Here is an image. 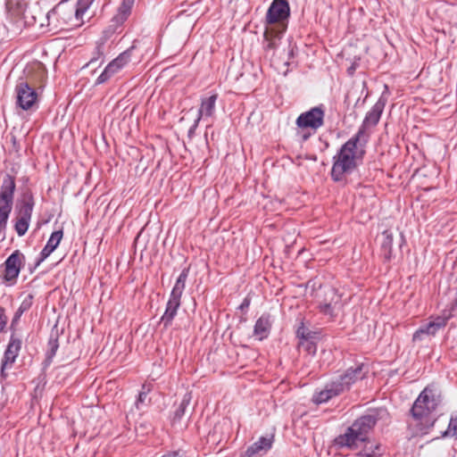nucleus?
Listing matches in <instances>:
<instances>
[{"mask_svg":"<svg viewBox=\"0 0 457 457\" xmlns=\"http://www.w3.org/2000/svg\"><path fill=\"white\" fill-rule=\"evenodd\" d=\"M442 401L441 389L434 383L420 392L410 410L412 421L408 424V429L411 436L428 434L437 420L436 411Z\"/></svg>","mask_w":457,"mask_h":457,"instance_id":"nucleus-1","label":"nucleus"},{"mask_svg":"<svg viewBox=\"0 0 457 457\" xmlns=\"http://www.w3.org/2000/svg\"><path fill=\"white\" fill-rule=\"evenodd\" d=\"M366 142L356 136L349 138L333 157L330 172L335 182H342L345 176L352 174L362 163L365 154Z\"/></svg>","mask_w":457,"mask_h":457,"instance_id":"nucleus-2","label":"nucleus"},{"mask_svg":"<svg viewBox=\"0 0 457 457\" xmlns=\"http://www.w3.org/2000/svg\"><path fill=\"white\" fill-rule=\"evenodd\" d=\"M15 187V178L5 174L0 188V232L6 228L12 208Z\"/></svg>","mask_w":457,"mask_h":457,"instance_id":"nucleus-3","label":"nucleus"},{"mask_svg":"<svg viewBox=\"0 0 457 457\" xmlns=\"http://www.w3.org/2000/svg\"><path fill=\"white\" fill-rule=\"evenodd\" d=\"M386 102V97H385L384 95H381L372 108L366 113L361 125L354 136L361 138V140L363 142L368 143L370 134L367 132V129L378 125L384 112Z\"/></svg>","mask_w":457,"mask_h":457,"instance_id":"nucleus-4","label":"nucleus"},{"mask_svg":"<svg viewBox=\"0 0 457 457\" xmlns=\"http://www.w3.org/2000/svg\"><path fill=\"white\" fill-rule=\"evenodd\" d=\"M325 110L322 104L314 106L310 110L302 112L295 120V125L301 131L317 130L324 125Z\"/></svg>","mask_w":457,"mask_h":457,"instance_id":"nucleus-5","label":"nucleus"},{"mask_svg":"<svg viewBox=\"0 0 457 457\" xmlns=\"http://www.w3.org/2000/svg\"><path fill=\"white\" fill-rule=\"evenodd\" d=\"M342 308L341 295L335 287H328L324 288V298L318 304L319 312L324 316L334 320Z\"/></svg>","mask_w":457,"mask_h":457,"instance_id":"nucleus-6","label":"nucleus"},{"mask_svg":"<svg viewBox=\"0 0 457 457\" xmlns=\"http://www.w3.org/2000/svg\"><path fill=\"white\" fill-rule=\"evenodd\" d=\"M24 263L25 255L20 250H15L12 254H10L4 262V282L9 286L15 285Z\"/></svg>","mask_w":457,"mask_h":457,"instance_id":"nucleus-7","label":"nucleus"},{"mask_svg":"<svg viewBox=\"0 0 457 457\" xmlns=\"http://www.w3.org/2000/svg\"><path fill=\"white\" fill-rule=\"evenodd\" d=\"M290 16V6L287 0H273L266 13V23H279L283 27Z\"/></svg>","mask_w":457,"mask_h":457,"instance_id":"nucleus-8","label":"nucleus"},{"mask_svg":"<svg viewBox=\"0 0 457 457\" xmlns=\"http://www.w3.org/2000/svg\"><path fill=\"white\" fill-rule=\"evenodd\" d=\"M448 318L437 316L433 320L420 326L413 334V342L424 340L427 337L435 336L439 329L444 328L447 324Z\"/></svg>","mask_w":457,"mask_h":457,"instance_id":"nucleus-9","label":"nucleus"},{"mask_svg":"<svg viewBox=\"0 0 457 457\" xmlns=\"http://www.w3.org/2000/svg\"><path fill=\"white\" fill-rule=\"evenodd\" d=\"M17 105L22 110H30L37 100V93L28 83L21 82L16 86Z\"/></svg>","mask_w":457,"mask_h":457,"instance_id":"nucleus-10","label":"nucleus"},{"mask_svg":"<svg viewBox=\"0 0 457 457\" xmlns=\"http://www.w3.org/2000/svg\"><path fill=\"white\" fill-rule=\"evenodd\" d=\"M378 420L377 411H370L369 413L357 419L351 426V431H356L362 439L366 441L368 433L373 428Z\"/></svg>","mask_w":457,"mask_h":457,"instance_id":"nucleus-11","label":"nucleus"},{"mask_svg":"<svg viewBox=\"0 0 457 457\" xmlns=\"http://www.w3.org/2000/svg\"><path fill=\"white\" fill-rule=\"evenodd\" d=\"M365 374L363 372V364H358L355 367L348 368L344 374L340 375L338 378L334 380L336 384L342 387V393L349 390L351 386L357 380L362 379Z\"/></svg>","mask_w":457,"mask_h":457,"instance_id":"nucleus-12","label":"nucleus"},{"mask_svg":"<svg viewBox=\"0 0 457 457\" xmlns=\"http://www.w3.org/2000/svg\"><path fill=\"white\" fill-rule=\"evenodd\" d=\"M62 237V229L54 231L51 234L46 245L40 252L38 260L36 262L34 267L29 269L30 273L34 272V270L40 265V263L44 262L57 248Z\"/></svg>","mask_w":457,"mask_h":457,"instance_id":"nucleus-13","label":"nucleus"},{"mask_svg":"<svg viewBox=\"0 0 457 457\" xmlns=\"http://www.w3.org/2000/svg\"><path fill=\"white\" fill-rule=\"evenodd\" d=\"M342 394V387L333 380L327 383L323 389L316 391L312 395V402L315 404H321Z\"/></svg>","mask_w":457,"mask_h":457,"instance_id":"nucleus-14","label":"nucleus"},{"mask_svg":"<svg viewBox=\"0 0 457 457\" xmlns=\"http://www.w3.org/2000/svg\"><path fill=\"white\" fill-rule=\"evenodd\" d=\"M21 348V340L14 336L11 335L9 343L4 351V357L2 359L4 367H12Z\"/></svg>","mask_w":457,"mask_h":457,"instance_id":"nucleus-15","label":"nucleus"},{"mask_svg":"<svg viewBox=\"0 0 457 457\" xmlns=\"http://www.w3.org/2000/svg\"><path fill=\"white\" fill-rule=\"evenodd\" d=\"M271 326V315L265 312L256 320L253 327V335L258 338V340L262 341L269 337Z\"/></svg>","mask_w":457,"mask_h":457,"instance_id":"nucleus-16","label":"nucleus"},{"mask_svg":"<svg viewBox=\"0 0 457 457\" xmlns=\"http://www.w3.org/2000/svg\"><path fill=\"white\" fill-rule=\"evenodd\" d=\"M365 442L361 436H360L356 431H351V427H349L345 433L338 436L335 439V443L337 445L340 447H349V448H356L360 443Z\"/></svg>","mask_w":457,"mask_h":457,"instance_id":"nucleus-17","label":"nucleus"},{"mask_svg":"<svg viewBox=\"0 0 457 457\" xmlns=\"http://www.w3.org/2000/svg\"><path fill=\"white\" fill-rule=\"evenodd\" d=\"M181 299L170 295V298L166 304V309L163 315L161 318V323L163 324L164 328H169L175 316L177 315L178 309L180 306Z\"/></svg>","mask_w":457,"mask_h":457,"instance_id":"nucleus-18","label":"nucleus"},{"mask_svg":"<svg viewBox=\"0 0 457 457\" xmlns=\"http://www.w3.org/2000/svg\"><path fill=\"white\" fill-rule=\"evenodd\" d=\"M380 244V253L386 262H390L393 258L392 248L394 234L391 230H384L378 237Z\"/></svg>","mask_w":457,"mask_h":457,"instance_id":"nucleus-19","label":"nucleus"},{"mask_svg":"<svg viewBox=\"0 0 457 457\" xmlns=\"http://www.w3.org/2000/svg\"><path fill=\"white\" fill-rule=\"evenodd\" d=\"M217 99V94H212L210 96L202 97L197 117L200 119L203 117H212L215 112Z\"/></svg>","mask_w":457,"mask_h":457,"instance_id":"nucleus-20","label":"nucleus"},{"mask_svg":"<svg viewBox=\"0 0 457 457\" xmlns=\"http://www.w3.org/2000/svg\"><path fill=\"white\" fill-rule=\"evenodd\" d=\"M272 442V437L262 436L246 449L245 455L253 457L256 454L266 453L271 448Z\"/></svg>","mask_w":457,"mask_h":457,"instance_id":"nucleus-21","label":"nucleus"},{"mask_svg":"<svg viewBox=\"0 0 457 457\" xmlns=\"http://www.w3.org/2000/svg\"><path fill=\"white\" fill-rule=\"evenodd\" d=\"M287 29V26L282 28L281 31H275L273 29H266L263 34L262 46L266 52L274 51L278 46V41L279 40V34L283 33Z\"/></svg>","mask_w":457,"mask_h":457,"instance_id":"nucleus-22","label":"nucleus"},{"mask_svg":"<svg viewBox=\"0 0 457 457\" xmlns=\"http://www.w3.org/2000/svg\"><path fill=\"white\" fill-rule=\"evenodd\" d=\"M34 205L33 195L30 192L24 193L19 206V217L30 220Z\"/></svg>","mask_w":457,"mask_h":457,"instance_id":"nucleus-23","label":"nucleus"},{"mask_svg":"<svg viewBox=\"0 0 457 457\" xmlns=\"http://www.w3.org/2000/svg\"><path fill=\"white\" fill-rule=\"evenodd\" d=\"M135 0H122L118 8L117 13L113 16L112 21L116 25L123 24L131 13Z\"/></svg>","mask_w":457,"mask_h":457,"instance_id":"nucleus-24","label":"nucleus"},{"mask_svg":"<svg viewBox=\"0 0 457 457\" xmlns=\"http://www.w3.org/2000/svg\"><path fill=\"white\" fill-rule=\"evenodd\" d=\"M33 299H34V295L32 294H29L28 295H26L24 297V299L22 300L19 308L15 312L13 318L12 320L11 327H10V328L12 330L16 329V327L18 326L22 314L31 308L32 303H33Z\"/></svg>","mask_w":457,"mask_h":457,"instance_id":"nucleus-25","label":"nucleus"},{"mask_svg":"<svg viewBox=\"0 0 457 457\" xmlns=\"http://www.w3.org/2000/svg\"><path fill=\"white\" fill-rule=\"evenodd\" d=\"M134 47H129L121 54H120L115 59L109 62V66L118 73L122 70L131 60V54Z\"/></svg>","mask_w":457,"mask_h":457,"instance_id":"nucleus-26","label":"nucleus"},{"mask_svg":"<svg viewBox=\"0 0 457 457\" xmlns=\"http://www.w3.org/2000/svg\"><path fill=\"white\" fill-rule=\"evenodd\" d=\"M189 274V268H185L180 272L179 276L178 277L176 283L170 292V296L177 297L181 299V296L183 295L185 287H186V281Z\"/></svg>","mask_w":457,"mask_h":457,"instance_id":"nucleus-27","label":"nucleus"},{"mask_svg":"<svg viewBox=\"0 0 457 457\" xmlns=\"http://www.w3.org/2000/svg\"><path fill=\"white\" fill-rule=\"evenodd\" d=\"M192 396L191 393H186L179 404L178 408L174 411L173 417H172V424H176L181 420V419L184 417L187 408L188 407L190 402H191Z\"/></svg>","mask_w":457,"mask_h":457,"instance_id":"nucleus-28","label":"nucleus"},{"mask_svg":"<svg viewBox=\"0 0 457 457\" xmlns=\"http://www.w3.org/2000/svg\"><path fill=\"white\" fill-rule=\"evenodd\" d=\"M59 333L58 330H53L50 334L48 343H47V352H46V359L47 361H51L54 356L55 355L58 348H59V342H58Z\"/></svg>","mask_w":457,"mask_h":457,"instance_id":"nucleus-29","label":"nucleus"},{"mask_svg":"<svg viewBox=\"0 0 457 457\" xmlns=\"http://www.w3.org/2000/svg\"><path fill=\"white\" fill-rule=\"evenodd\" d=\"M380 445L375 443L367 442L364 448L355 457H380Z\"/></svg>","mask_w":457,"mask_h":457,"instance_id":"nucleus-30","label":"nucleus"},{"mask_svg":"<svg viewBox=\"0 0 457 457\" xmlns=\"http://www.w3.org/2000/svg\"><path fill=\"white\" fill-rule=\"evenodd\" d=\"M29 222L30 220L27 219L20 217L17 219L14 228L19 237H22L26 234L29 227Z\"/></svg>","mask_w":457,"mask_h":457,"instance_id":"nucleus-31","label":"nucleus"},{"mask_svg":"<svg viewBox=\"0 0 457 457\" xmlns=\"http://www.w3.org/2000/svg\"><path fill=\"white\" fill-rule=\"evenodd\" d=\"M116 72L109 66L107 65L103 72L98 76V78L96 80V85H101L105 82H107L112 76H114Z\"/></svg>","mask_w":457,"mask_h":457,"instance_id":"nucleus-32","label":"nucleus"},{"mask_svg":"<svg viewBox=\"0 0 457 457\" xmlns=\"http://www.w3.org/2000/svg\"><path fill=\"white\" fill-rule=\"evenodd\" d=\"M457 436V414L452 416L448 428L442 433V437Z\"/></svg>","mask_w":457,"mask_h":457,"instance_id":"nucleus-33","label":"nucleus"},{"mask_svg":"<svg viewBox=\"0 0 457 457\" xmlns=\"http://www.w3.org/2000/svg\"><path fill=\"white\" fill-rule=\"evenodd\" d=\"M299 347L303 348L310 354H315L317 351V345L312 339H306L300 341Z\"/></svg>","mask_w":457,"mask_h":457,"instance_id":"nucleus-34","label":"nucleus"},{"mask_svg":"<svg viewBox=\"0 0 457 457\" xmlns=\"http://www.w3.org/2000/svg\"><path fill=\"white\" fill-rule=\"evenodd\" d=\"M297 337L301 339V341L306 339H313V333L310 331L303 324H302L296 330Z\"/></svg>","mask_w":457,"mask_h":457,"instance_id":"nucleus-35","label":"nucleus"},{"mask_svg":"<svg viewBox=\"0 0 457 457\" xmlns=\"http://www.w3.org/2000/svg\"><path fill=\"white\" fill-rule=\"evenodd\" d=\"M149 391H150V388H149V387H147V386H146L145 384H144V385L142 386V391L139 393L138 397H137V402H136V407H137V409H139V408H140V407H139V405H140L141 403H145V399H146V397H147V395H148Z\"/></svg>","mask_w":457,"mask_h":457,"instance_id":"nucleus-36","label":"nucleus"},{"mask_svg":"<svg viewBox=\"0 0 457 457\" xmlns=\"http://www.w3.org/2000/svg\"><path fill=\"white\" fill-rule=\"evenodd\" d=\"M6 317L4 315V309L0 306V332H2L6 326Z\"/></svg>","mask_w":457,"mask_h":457,"instance_id":"nucleus-37","label":"nucleus"},{"mask_svg":"<svg viewBox=\"0 0 457 457\" xmlns=\"http://www.w3.org/2000/svg\"><path fill=\"white\" fill-rule=\"evenodd\" d=\"M251 304V297L247 295L245 297L241 304L239 305L238 309L242 312H246Z\"/></svg>","mask_w":457,"mask_h":457,"instance_id":"nucleus-38","label":"nucleus"},{"mask_svg":"<svg viewBox=\"0 0 457 457\" xmlns=\"http://www.w3.org/2000/svg\"><path fill=\"white\" fill-rule=\"evenodd\" d=\"M93 2L94 0H78V5L79 9L85 11L91 5Z\"/></svg>","mask_w":457,"mask_h":457,"instance_id":"nucleus-39","label":"nucleus"},{"mask_svg":"<svg viewBox=\"0 0 457 457\" xmlns=\"http://www.w3.org/2000/svg\"><path fill=\"white\" fill-rule=\"evenodd\" d=\"M96 56L93 57L89 63H92L94 62L95 61H96L97 59H99L101 56L104 55V51H103V44H100L96 46Z\"/></svg>","mask_w":457,"mask_h":457,"instance_id":"nucleus-40","label":"nucleus"},{"mask_svg":"<svg viewBox=\"0 0 457 457\" xmlns=\"http://www.w3.org/2000/svg\"><path fill=\"white\" fill-rule=\"evenodd\" d=\"M201 119L196 117V119L194 121V124L190 127V129H188V136L189 137H193V135L195 134V129H197L198 125H199V122H200Z\"/></svg>","mask_w":457,"mask_h":457,"instance_id":"nucleus-41","label":"nucleus"},{"mask_svg":"<svg viewBox=\"0 0 457 457\" xmlns=\"http://www.w3.org/2000/svg\"><path fill=\"white\" fill-rule=\"evenodd\" d=\"M11 141L12 143V147H13V150L18 153L20 151V145L16 139V137L15 136H12L11 137Z\"/></svg>","mask_w":457,"mask_h":457,"instance_id":"nucleus-42","label":"nucleus"},{"mask_svg":"<svg viewBox=\"0 0 457 457\" xmlns=\"http://www.w3.org/2000/svg\"><path fill=\"white\" fill-rule=\"evenodd\" d=\"M302 132H303V134H302V140L303 141H307L310 138V137L314 134V133H312V130H304V131H302Z\"/></svg>","mask_w":457,"mask_h":457,"instance_id":"nucleus-43","label":"nucleus"},{"mask_svg":"<svg viewBox=\"0 0 457 457\" xmlns=\"http://www.w3.org/2000/svg\"><path fill=\"white\" fill-rule=\"evenodd\" d=\"M162 457H180L179 452L173 451L163 454Z\"/></svg>","mask_w":457,"mask_h":457,"instance_id":"nucleus-44","label":"nucleus"},{"mask_svg":"<svg viewBox=\"0 0 457 457\" xmlns=\"http://www.w3.org/2000/svg\"><path fill=\"white\" fill-rule=\"evenodd\" d=\"M162 457H180L179 452L173 451L163 454Z\"/></svg>","mask_w":457,"mask_h":457,"instance_id":"nucleus-45","label":"nucleus"},{"mask_svg":"<svg viewBox=\"0 0 457 457\" xmlns=\"http://www.w3.org/2000/svg\"><path fill=\"white\" fill-rule=\"evenodd\" d=\"M162 457H180L179 452L173 451L163 454Z\"/></svg>","mask_w":457,"mask_h":457,"instance_id":"nucleus-46","label":"nucleus"},{"mask_svg":"<svg viewBox=\"0 0 457 457\" xmlns=\"http://www.w3.org/2000/svg\"><path fill=\"white\" fill-rule=\"evenodd\" d=\"M8 368H9V367H4V366H3V362H1V377H2L3 378H6L7 374H6V372H5V370H6V369H8Z\"/></svg>","mask_w":457,"mask_h":457,"instance_id":"nucleus-47","label":"nucleus"},{"mask_svg":"<svg viewBox=\"0 0 457 457\" xmlns=\"http://www.w3.org/2000/svg\"><path fill=\"white\" fill-rule=\"evenodd\" d=\"M220 426V424H218V425H216V426L214 427V434L216 433V431H217V429H218V428H219Z\"/></svg>","mask_w":457,"mask_h":457,"instance_id":"nucleus-48","label":"nucleus"}]
</instances>
